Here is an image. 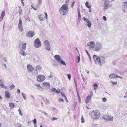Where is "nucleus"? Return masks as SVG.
<instances>
[{
	"label": "nucleus",
	"instance_id": "1",
	"mask_svg": "<svg viewBox=\"0 0 127 127\" xmlns=\"http://www.w3.org/2000/svg\"><path fill=\"white\" fill-rule=\"evenodd\" d=\"M91 117L94 119H98L100 115V113L98 110H93L90 114Z\"/></svg>",
	"mask_w": 127,
	"mask_h": 127
},
{
	"label": "nucleus",
	"instance_id": "2",
	"mask_svg": "<svg viewBox=\"0 0 127 127\" xmlns=\"http://www.w3.org/2000/svg\"><path fill=\"white\" fill-rule=\"evenodd\" d=\"M68 9L66 4L62 5L59 10L60 13L63 15H65L68 12Z\"/></svg>",
	"mask_w": 127,
	"mask_h": 127
},
{
	"label": "nucleus",
	"instance_id": "3",
	"mask_svg": "<svg viewBox=\"0 0 127 127\" xmlns=\"http://www.w3.org/2000/svg\"><path fill=\"white\" fill-rule=\"evenodd\" d=\"M26 44L25 43H23L22 45V47L20 50V54L23 56H26L27 54L24 51L26 49Z\"/></svg>",
	"mask_w": 127,
	"mask_h": 127
},
{
	"label": "nucleus",
	"instance_id": "4",
	"mask_svg": "<svg viewBox=\"0 0 127 127\" xmlns=\"http://www.w3.org/2000/svg\"><path fill=\"white\" fill-rule=\"evenodd\" d=\"M102 44L99 42H97L95 43V47L94 50L96 51H99L102 48Z\"/></svg>",
	"mask_w": 127,
	"mask_h": 127
},
{
	"label": "nucleus",
	"instance_id": "5",
	"mask_svg": "<svg viewBox=\"0 0 127 127\" xmlns=\"http://www.w3.org/2000/svg\"><path fill=\"white\" fill-rule=\"evenodd\" d=\"M44 44L46 46L45 48L48 51L50 50L51 47L49 42L47 40H45L44 42Z\"/></svg>",
	"mask_w": 127,
	"mask_h": 127
},
{
	"label": "nucleus",
	"instance_id": "6",
	"mask_svg": "<svg viewBox=\"0 0 127 127\" xmlns=\"http://www.w3.org/2000/svg\"><path fill=\"white\" fill-rule=\"evenodd\" d=\"M108 0H104V9H107L108 7H110L111 6V5L109 4Z\"/></svg>",
	"mask_w": 127,
	"mask_h": 127
},
{
	"label": "nucleus",
	"instance_id": "7",
	"mask_svg": "<svg viewBox=\"0 0 127 127\" xmlns=\"http://www.w3.org/2000/svg\"><path fill=\"white\" fill-rule=\"evenodd\" d=\"M41 45L40 41L38 38L35 39L34 41V46L35 47L38 48Z\"/></svg>",
	"mask_w": 127,
	"mask_h": 127
},
{
	"label": "nucleus",
	"instance_id": "8",
	"mask_svg": "<svg viewBox=\"0 0 127 127\" xmlns=\"http://www.w3.org/2000/svg\"><path fill=\"white\" fill-rule=\"evenodd\" d=\"M83 19L85 22V24L89 27L90 28L92 25L91 22L90 20L86 18L85 17H83Z\"/></svg>",
	"mask_w": 127,
	"mask_h": 127
},
{
	"label": "nucleus",
	"instance_id": "9",
	"mask_svg": "<svg viewBox=\"0 0 127 127\" xmlns=\"http://www.w3.org/2000/svg\"><path fill=\"white\" fill-rule=\"evenodd\" d=\"M103 118L105 120L107 121H113V117L111 116L108 115H104V116Z\"/></svg>",
	"mask_w": 127,
	"mask_h": 127
},
{
	"label": "nucleus",
	"instance_id": "10",
	"mask_svg": "<svg viewBox=\"0 0 127 127\" xmlns=\"http://www.w3.org/2000/svg\"><path fill=\"white\" fill-rule=\"evenodd\" d=\"M37 79L38 81L42 82L45 79V77L44 75H39L37 77Z\"/></svg>",
	"mask_w": 127,
	"mask_h": 127
},
{
	"label": "nucleus",
	"instance_id": "11",
	"mask_svg": "<svg viewBox=\"0 0 127 127\" xmlns=\"http://www.w3.org/2000/svg\"><path fill=\"white\" fill-rule=\"evenodd\" d=\"M95 42L94 41H91L87 43L88 46L92 48H94L95 47Z\"/></svg>",
	"mask_w": 127,
	"mask_h": 127
},
{
	"label": "nucleus",
	"instance_id": "12",
	"mask_svg": "<svg viewBox=\"0 0 127 127\" xmlns=\"http://www.w3.org/2000/svg\"><path fill=\"white\" fill-rule=\"evenodd\" d=\"M35 35V33L33 31H30L29 32L26 34V36L29 38L33 37Z\"/></svg>",
	"mask_w": 127,
	"mask_h": 127
},
{
	"label": "nucleus",
	"instance_id": "13",
	"mask_svg": "<svg viewBox=\"0 0 127 127\" xmlns=\"http://www.w3.org/2000/svg\"><path fill=\"white\" fill-rule=\"evenodd\" d=\"M93 58L96 63V62H97L99 64V62H100V57L97 55H94L93 56Z\"/></svg>",
	"mask_w": 127,
	"mask_h": 127
},
{
	"label": "nucleus",
	"instance_id": "14",
	"mask_svg": "<svg viewBox=\"0 0 127 127\" xmlns=\"http://www.w3.org/2000/svg\"><path fill=\"white\" fill-rule=\"evenodd\" d=\"M27 68L28 72H32L33 70L34 69L32 66L30 64H28L27 65Z\"/></svg>",
	"mask_w": 127,
	"mask_h": 127
},
{
	"label": "nucleus",
	"instance_id": "15",
	"mask_svg": "<svg viewBox=\"0 0 127 127\" xmlns=\"http://www.w3.org/2000/svg\"><path fill=\"white\" fill-rule=\"evenodd\" d=\"M100 62H99V64L101 66V64H104L105 62V58L103 56H101L100 58Z\"/></svg>",
	"mask_w": 127,
	"mask_h": 127
},
{
	"label": "nucleus",
	"instance_id": "16",
	"mask_svg": "<svg viewBox=\"0 0 127 127\" xmlns=\"http://www.w3.org/2000/svg\"><path fill=\"white\" fill-rule=\"evenodd\" d=\"M54 57L58 63L62 60L61 58L59 55H55Z\"/></svg>",
	"mask_w": 127,
	"mask_h": 127
},
{
	"label": "nucleus",
	"instance_id": "17",
	"mask_svg": "<svg viewBox=\"0 0 127 127\" xmlns=\"http://www.w3.org/2000/svg\"><path fill=\"white\" fill-rule=\"evenodd\" d=\"M5 97L8 99L10 97V94L7 91H5Z\"/></svg>",
	"mask_w": 127,
	"mask_h": 127
},
{
	"label": "nucleus",
	"instance_id": "18",
	"mask_svg": "<svg viewBox=\"0 0 127 127\" xmlns=\"http://www.w3.org/2000/svg\"><path fill=\"white\" fill-rule=\"evenodd\" d=\"M35 70L36 71H38L41 69V67L40 65H37L34 67Z\"/></svg>",
	"mask_w": 127,
	"mask_h": 127
},
{
	"label": "nucleus",
	"instance_id": "19",
	"mask_svg": "<svg viewBox=\"0 0 127 127\" xmlns=\"http://www.w3.org/2000/svg\"><path fill=\"white\" fill-rule=\"evenodd\" d=\"M91 97L90 96V95H88L87 97L85 100V102L87 104L91 99Z\"/></svg>",
	"mask_w": 127,
	"mask_h": 127
},
{
	"label": "nucleus",
	"instance_id": "20",
	"mask_svg": "<svg viewBox=\"0 0 127 127\" xmlns=\"http://www.w3.org/2000/svg\"><path fill=\"white\" fill-rule=\"evenodd\" d=\"M5 15V11H2V13L1 16L0 17V21H2L3 19V18L4 16Z\"/></svg>",
	"mask_w": 127,
	"mask_h": 127
},
{
	"label": "nucleus",
	"instance_id": "21",
	"mask_svg": "<svg viewBox=\"0 0 127 127\" xmlns=\"http://www.w3.org/2000/svg\"><path fill=\"white\" fill-rule=\"evenodd\" d=\"M43 85L45 87H49L50 85L48 82H45L43 83Z\"/></svg>",
	"mask_w": 127,
	"mask_h": 127
},
{
	"label": "nucleus",
	"instance_id": "22",
	"mask_svg": "<svg viewBox=\"0 0 127 127\" xmlns=\"http://www.w3.org/2000/svg\"><path fill=\"white\" fill-rule=\"evenodd\" d=\"M117 75L114 74H110L109 75V77H111L112 78H117Z\"/></svg>",
	"mask_w": 127,
	"mask_h": 127
},
{
	"label": "nucleus",
	"instance_id": "23",
	"mask_svg": "<svg viewBox=\"0 0 127 127\" xmlns=\"http://www.w3.org/2000/svg\"><path fill=\"white\" fill-rule=\"evenodd\" d=\"M53 91L54 93H57V94H59V93L58 92V90H57L55 88H53L51 89V90L50 92Z\"/></svg>",
	"mask_w": 127,
	"mask_h": 127
},
{
	"label": "nucleus",
	"instance_id": "24",
	"mask_svg": "<svg viewBox=\"0 0 127 127\" xmlns=\"http://www.w3.org/2000/svg\"><path fill=\"white\" fill-rule=\"evenodd\" d=\"M9 104L10 107L11 108V109L13 108L15 106V104L13 103H9Z\"/></svg>",
	"mask_w": 127,
	"mask_h": 127
},
{
	"label": "nucleus",
	"instance_id": "25",
	"mask_svg": "<svg viewBox=\"0 0 127 127\" xmlns=\"http://www.w3.org/2000/svg\"><path fill=\"white\" fill-rule=\"evenodd\" d=\"M59 63H61V64L65 65V66L66 65V64L65 63V62L64 61L62 60H61L60 62Z\"/></svg>",
	"mask_w": 127,
	"mask_h": 127
},
{
	"label": "nucleus",
	"instance_id": "26",
	"mask_svg": "<svg viewBox=\"0 0 127 127\" xmlns=\"http://www.w3.org/2000/svg\"><path fill=\"white\" fill-rule=\"evenodd\" d=\"M22 21L21 19H20L19 20V22L18 24V27L22 26Z\"/></svg>",
	"mask_w": 127,
	"mask_h": 127
},
{
	"label": "nucleus",
	"instance_id": "27",
	"mask_svg": "<svg viewBox=\"0 0 127 127\" xmlns=\"http://www.w3.org/2000/svg\"><path fill=\"white\" fill-rule=\"evenodd\" d=\"M81 16L80 13L78 14V21H80L81 20Z\"/></svg>",
	"mask_w": 127,
	"mask_h": 127
},
{
	"label": "nucleus",
	"instance_id": "28",
	"mask_svg": "<svg viewBox=\"0 0 127 127\" xmlns=\"http://www.w3.org/2000/svg\"><path fill=\"white\" fill-rule=\"evenodd\" d=\"M18 27L19 31L21 32H22L23 31V30L22 26Z\"/></svg>",
	"mask_w": 127,
	"mask_h": 127
},
{
	"label": "nucleus",
	"instance_id": "29",
	"mask_svg": "<svg viewBox=\"0 0 127 127\" xmlns=\"http://www.w3.org/2000/svg\"><path fill=\"white\" fill-rule=\"evenodd\" d=\"M31 6L32 8L34 10H36L38 9L37 7L38 6H36L35 7L34 6H33L32 5H31Z\"/></svg>",
	"mask_w": 127,
	"mask_h": 127
},
{
	"label": "nucleus",
	"instance_id": "30",
	"mask_svg": "<svg viewBox=\"0 0 127 127\" xmlns=\"http://www.w3.org/2000/svg\"><path fill=\"white\" fill-rule=\"evenodd\" d=\"M38 18L39 20L41 21H43L44 20L42 18V17H41V15H40L38 17Z\"/></svg>",
	"mask_w": 127,
	"mask_h": 127
},
{
	"label": "nucleus",
	"instance_id": "31",
	"mask_svg": "<svg viewBox=\"0 0 127 127\" xmlns=\"http://www.w3.org/2000/svg\"><path fill=\"white\" fill-rule=\"evenodd\" d=\"M124 6L125 8H127V2H124Z\"/></svg>",
	"mask_w": 127,
	"mask_h": 127
},
{
	"label": "nucleus",
	"instance_id": "32",
	"mask_svg": "<svg viewBox=\"0 0 127 127\" xmlns=\"http://www.w3.org/2000/svg\"><path fill=\"white\" fill-rule=\"evenodd\" d=\"M37 89L40 91H43V89L40 86L38 87Z\"/></svg>",
	"mask_w": 127,
	"mask_h": 127
},
{
	"label": "nucleus",
	"instance_id": "33",
	"mask_svg": "<svg viewBox=\"0 0 127 127\" xmlns=\"http://www.w3.org/2000/svg\"><path fill=\"white\" fill-rule=\"evenodd\" d=\"M18 111H19V114L20 115H21V116H23V115L22 114V113H21V110H20V108H19V109H18Z\"/></svg>",
	"mask_w": 127,
	"mask_h": 127
},
{
	"label": "nucleus",
	"instance_id": "34",
	"mask_svg": "<svg viewBox=\"0 0 127 127\" xmlns=\"http://www.w3.org/2000/svg\"><path fill=\"white\" fill-rule=\"evenodd\" d=\"M14 87H15L14 86V85L13 84L12 85H11V86H10V90H12V89H13L14 88Z\"/></svg>",
	"mask_w": 127,
	"mask_h": 127
},
{
	"label": "nucleus",
	"instance_id": "35",
	"mask_svg": "<svg viewBox=\"0 0 127 127\" xmlns=\"http://www.w3.org/2000/svg\"><path fill=\"white\" fill-rule=\"evenodd\" d=\"M22 94L24 99L26 100V98L25 96H26V95L25 94H24L23 93H22Z\"/></svg>",
	"mask_w": 127,
	"mask_h": 127
},
{
	"label": "nucleus",
	"instance_id": "36",
	"mask_svg": "<svg viewBox=\"0 0 127 127\" xmlns=\"http://www.w3.org/2000/svg\"><path fill=\"white\" fill-rule=\"evenodd\" d=\"M0 86H1L2 88H4L5 87V85L3 84L0 83Z\"/></svg>",
	"mask_w": 127,
	"mask_h": 127
},
{
	"label": "nucleus",
	"instance_id": "37",
	"mask_svg": "<svg viewBox=\"0 0 127 127\" xmlns=\"http://www.w3.org/2000/svg\"><path fill=\"white\" fill-rule=\"evenodd\" d=\"M51 119L52 120V121H53L54 120H57V118L55 117H54L53 118H51Z\"/></svg>",
	"mask_w": 127,
	"mask_h": 127
},
{
	"label": "nucleus",
	"instance_id": "38",
	"mask_svg": "<svg viewBox=\"0 0 127 127\" xmlns=\"http://www.w3.org/2000/svg\"><path fill=\"white\" fill-rule=\"evenodd\" d=\"M43 100L46 103H48L49 102L48 100L46 98H44L43 99Z\"/></svg>",
	"mask_w": 127,
	"mask_h": 127
},
{
	"label": "nucleus",
	"instance_id": "39",
	"mask_svg": "<svg viewBox=\"0 0 127 127\" xmlns=\"http://www.w3.org/2000/svg\"><path fill=\"white\" fill-rule=\"evenodd\" d=\"M107 99L106 98L104 97L102 98V100L103 102H105L106 101Z\"/></svg>",
	"mask_w": 127,
	"mask_h": 127
},
{
	"label": "nucleus",
	"instance_id": "40",
	"mask_svg": "<svg viewBox=\"0 0 127 127\" xmlns=\"http://www.w3.org/2000/svg\"><path fill=\"white\" fill-rule=\"evenodd\" d=\"M67 77H68V78L69 79V80H70V78L71 77V76L70 74H67Z\"/></svg>",
	"mask_w": 127,
	"mask_h": 127
},
{
	"label": "nucleus",
	"instance_id": "41",
	"mask_svg": "<svg viewBox=\"0 0 127 127\" xmlns=\"http://www.w3.org/2000/svg\"><path fill=\"white\" fill-rule=\"evenodd\" d=\"M110 82H111L113 85L116 84L117 83V82H114L112 81H110Z\"/></svg>",
	"mask_w": 127,
	"mask_h": 127
},
{
	"label": "nucleus",
	"instance_id": "42",
	"mask_svg": "<svg viewBox=\"0 0 127 127\" xmlns=\"http://www.w3.org/2000/svg\"><path fill=\"white\" fill-rule=\"evenodd\" d=\"M77 59L78 60L77 63H79L80 60V57L79 56H78L77 57Z\"/></svg>",
	"mask_w": 127,
	"mask_h": 127
},
{
	"label": "nucleus",
	"instance_id": "43",
	"mask_svg": "<svg viewBox=\"0 0 127 127\" xmlns=\"http://www.w3.org/2000/svg\"><path fill=\"white\" fill-rule=\"evenodd\" d=\"M2 60L5 62H7V60L6 59V58L5 57L3 58L2 59Z\"/></svg>",
	"mask_w": 127,
	"mask_h": 127
},
{
	"label": "nucleus",
	"instance_id": "44",
	"mask_svg": "<svg viewBox=\"0 0 127 127\" xmlns=\"http://www.w3.org/2000/svg\"><path fill=\"white\" fill-rule=\"evenodd\" d=\"M22 13V10L20 8L19 10V13L20 14H21Z\"/></svg>",
	"mask_w": 127,
	"mask_h": 127
},
{
	"label": "nucleus",
	"instance_id": "45",
	"mask_svg": "<svg viewBox=\"0 0 127 127\" xmlns=\"http://www.w3.org/2000/svg\"><path fill=\"white\" fill-rule=\"evenodd\" d=\"M81 122L82 123H83L84 122V119L83 118L82 116Z\"/></svg>",
	"mask_w": 127,
	"mask_h": 127
},
{
	"label": "nucleus",
	"instance_id": "46",
	"mask_svg": "<svg viewBox=\"0 0 127 127\" xmlns=\"http://www.w3.org/2000/svg\"><path fill=\"white\" fill-rule=\"evenodd\" d=\"M103 19L104 20V21H106L107 20L106 17L105 16H103L102 17Z\"/></svg>",
	"mask_w": 127,
	"mask_h": 127
},
{
	"label": "nucleus",
	"instance_id": "47",
	"mask_svg": "<svg viewBox=\"0 0 127 127\" xmlns=\"http://www.w3.org/2000/svg\"><path fill=\"white\" fill-rule=\"evenodd\" d=\"M90 96H91V97H92L93 95V92L92 91H91L90 92Z\"/></svg>",
	"mask_w": 127,
	"mask_h": 127
},
{
	"label": "nucleus",
	"instance_id": "48",
	"mask_svg": "<svg viewBox=\"0 0 127 127\" xmlns=\"http://www.w3.org/2000/svg\"><path fill=\"white\" fill-rule=\"evenodd\" d=\"M93 86L95 87H97L98 86V85L96 83H95L93 84Z\"/></svg>",
	"mask_w": 127,
	"mask_h": 127
},
{
	"label": "nucleus",
	"instance_id": "49",
	"mask_svg": "<svg viewBox=\"0 0 127 127\" xmlns=\"http://www.w3.org/2000/svg\"><path fill=\"white\" fill-rule=\"evenodd\" d=\"M85 51H86V53H87V54H88V56H89L90 59H91V57H90V55L89 54L88 51L86 50H85Z\"/></svg>",
	"mask_w": 127,
	"mask_h": 127
},
{
	"label": "nucleus",
	"instance_id": "50",
	"mask_svg": "<svg viewBox=\"0 0 127 127\" xmlns=\"http://www.w3.org/2000/svg\"><path fill=\"white\" fill-rule=\"evenodd\" d=\"M124 97L125 98H127V92L125 93Z\"/></svg>",
	"mask_w": 127,
	"mask_h": 127
},
{
	"label": "nucleus",
	"instance_id": "51",
	"mask_svg": "<svg viewBox=\"0 0 127 127\" xmlns=\"http://www.w3.org/2000/svg\"><path fill=\"white\" fill-rule=\"evenodd\" d=\"M33 121L34 124H35L36 123V121L35 119H34Z\"/></svg>",
	"mask_w": 127,
	"mask_h": 127
},
{
	"label": "nucleus",
	"instance_id": "52",
	"mask_svg": "<svg viewBox=\"0 0 127 127\" xmlns=\"http://www.w3.org/2000/svg\"><path fill=\"white\" fill-rule=\"evenodd\" d=\"M20 93V90L19 89H18L17 90V94H18Z\"/></svg>",
	"mask_w": 127,
	"mask_h": 127
},
{
	"label": "nucleus",
	"instance_id": "53",
	"mask_svg": "<svg viewBox=\"0 0 127 127\" xmlns=\"http://www.w3.org/2000/svg\"><path fill=\"white\" fill-rule=\"evenodd\" d=\"M89 4V2L88 1H87L86 2V3H85V5L86 6H87Z\"/></svg>",
	"mask_w": 127,
	"mask_h": 127
},
{
	"label": "nucleus",
	"instance_id": "54",
	"mask_svg": "<svg viewBox=\"0 0 127 127\" xmlns=\"http://www.w3.org/2000/svg\"><path fill=\"white\" fill-rule=\"evenodd\" d=\"M59 101H64V100L60 98L59 100Z\"/></svg>",
	"mask_w": 127,
	"mask_h": 127
},
{
	"label": "nucleus",
	"instance_id": "55",
	"mask_svg": "<svg viewBox=\"0 0 127 127\" xmlns=\"http://www.w3.org/2000/svg\"><path fill=\"white\" fill-rule=\"evenodd\" d=\"M62 96H63V97L64 96V97H65V98L66 99H67V98H66L65 96V95H64V94H62Z\"/></svg>",
	"mask_w": 127,
	"mask_h": 127
},
{
	"label": "nucleus",
	"instance_id": "56",
	"mask_svg": "<svg viewBox=\"0 0 127 127\" xmlns=\"http://www.w3.org/2000/svg\"><path fill=\"white\" fill-rule=\"evenodd\" d=\"M74 1H73V2L72 3V4H71V7L72 8L73 7V6L74 5Z\"/></svg>",
	"mask_w": 127,
	"mask_h": 127
},
{
	"label": "nucleus",
	"instance_id": "57",
	"mask_svg": "<svg viewBox=\"0 0 127 127\" xmlns=\"http://www.w3.org/2000/svg\"><path fill=\"white\" fill-rule=\"evenodd\" d=\"M41 0H38V3L39 4H41Z\"/></svg>",
	"mask_w": 127,
	"mask_h": 127
},
{
	"label": "nucleus",
	"instance_id": "58",
	"mask_svg": "<svg viewBox=\"0 0 127 127\" xmlns=\"http://www.w3.org/2000/svg\"><path fill=\"white\" fill-rule=\"evenodd\" d=\"M77 10H78V14L80 13L79 9V8H77Z\"/></svg>",
	"mask_w": 127,
	"mask_h": 127
},
{
	"label": "nucleus",
	"instance_id": "59",
	"mask_svg": "<svg viewBox=\"0 0 127 127\" xmlns=\"http://www.w3.org/2000/svg\"><path fill=\"white\" fill-rule=\"evenodd\" d=\"M121 78V79L123 78V77H120V76H118L117 75V78Z\"/></svg>",
	"mask_w": 127,
	"mask_h": 127
},
{
	"label": "nucleus",
	"instance_id": "60",
	"mask_svg": "<svg viewBox=\"0 0 127 127\" xmlns=\"http://www.w3.org/2000/svg\"><path fill=\"white\" fill-rule=\"evenodd\" d=\"M91 6H89V5H88L87 6H86V7L88 8H90L91 7Z\"/></svg>",
	"mask_w": 127,
	"mask_h": 127
},
{
	"label": "nucleus",
	"instance_id": "61",
	"mask_svg": "<svg viewBox=\"0 0 127 127\" xmlns=\"http://www.w3.org/2000/svg\"><path fill=\"white\" fill-rule=\"evenodd\" d=\"M25 19H26V20H28V21H29H29H30V18H29V17H28V18H27H27H25Z\"/></svg>",
	"mask_w": 127,
	"mask_h": 127
},
{
	"label": "nucleus",
	"instance_id": "62",
	"mask_svg": "<svg viewBox=\"0 0 127 127\" xmlns=\"http://www.w3.org/2000/svg\"><path fill=\"white\" fill-rule=\"evenodd\" d=\"M76 91L77 92V95H78V90H77V87L76 88Z\"/></svg>",
	"mask_w": 127,
	"mask_h": 127
},
{
	"label": "nucleus",
	"instance_id": "63",
	"mask_svg": "<svg viewBox=\"0 0 127 127\" xmlns=\"http://www.w3.org/2000/svg\"><path fill=\"white\" fill-rule=\"evenodd\" d=\"M110 2H111L115 0H108Z\"/></svg>",
	"mask_w": 127,
	"mask_h": 127
},
{
	"label": "nucleus",
	"instance_id": "64",
	"mask_svg": "<svg viewBox=\"0 0 127 127\" xmlns=\"http://www.w3.org/2000/svg\"><path fill=\"white\" fill-rule=\"evenodd\" d=\"M45 15L46 16V19H47V14L46 13H45Z\"/></svg>",
	"mask_w": 127,
	"mask_h": 127
}]
</instances>
